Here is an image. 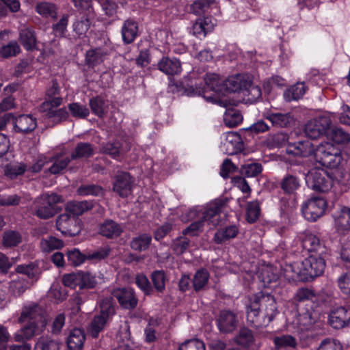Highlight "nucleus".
I'll list each match as a JSON object with an SVG mask.
<instances>
[{"instance_id":"13d9d810","label":"nucleus","mask_w":350,"mask_h":350,"mask_svg":"<svg viewBox=\"0 0 350 350\" xmlns=\"http://www.w3.org/2000/svg\"><path fill=\"white\" fill-rule=\"evenodd\" d=\"M262 167L261 164L252 163L242 165L240 172L246 177H255L261 173Z\"/></svg>"},{"instance_id":"9b49d317","label":"nucleus","mask_w":350,"mask_h":350,"mask_svg":"<svg viewBox=\"0 0 350 350\" xmlns=\"http://www.w3.org/2000/svg\"><path fill=\"white\" fill-rule=\"evenodd\" d=\"M27 319H29L31 323L40 325L41 327H46V325L45 312L37 304H31L23 308L18 321L23 323Z\"/></svg>"},{"instance_id":"2eb2a0df","label":"nucleus","mask_w":350,"mask_h":350,"mask_svg":"<svg viewBox=\"0 0 350 350\" xmlns=\"http://www.w3.org/2000/svg\"><path fill=\"white\" fill-rule=\"evenodd\" d=\"M239 320L235 313L230 310H222L217 317L219 329L224 333H230L237 327Z\"/></svg>"},{"instance_id":"6e6552de","label":"nucleus","mask_w":350,"mask_h":350,"mask_svg":"<svg viewBox=\"0 0 350 350\" xmlns=\"http://www.w3.org/2000/svg\"><path fill=\"white\" fill-rule=\"evenodd\" d=\"M326 207V201L323 198L314 197L304 203L301 211L307 220L315 221L324 214Z\"/></svg>"},{"instance_id":"473e14b6","label":"nucleus","mask_w":350,"mask_h":350,"mask_svg":"<svg viewBox=\"0 0 350 350\" xmlns=\"http://www.w3.org/2000/svg\"><path fill=\"white\" fill-rule=\"evenodd\" d=\"M151 242V235L148 233H142L132 238L130 241V247L133 250L140 252L147 250Z\"/></svg>"},{"instance_id":"f8f14e48","label":"nucleus","mask_w":350,"mask_h":350,"mask_svg":"<svg viewBox=\"0 0 350 350\" xmlns=\"http://www.w3.org/2000/svg\"><path fill=\"white\" fill-rule=\"evenodd\" d=\"M111 295L117 299L120 306L125 310H132L137 306L138 299L134 290L131 288L113 289Z\"/></svg>"},{"instance_id":"4d7b16f0","label":"nucleus","mask_w":350,"mask_h":350,"mask_svg":"<svg viewBox=\"0 0 350 350\" xmlns=\"http://www.w3.org/2000/svg\"><path fill=\"white\" fill-rule=\"evenodd\" d=\"M330 139L336 144H347L350 142V135L340 128H333L328 133Z\"/></svg>"},{"instance_id":"c756f323","label":"nucleus","mask_w":350,"mask_h":350,"mask_svg":"<svg viewBox=\"0 0 350 350\" xmlns=\"http://www.w3.org/2000/svg\"><path fill=\"white\" fill-rule=\"evenodd\" d=\"M225 136L224 146H226V150L228 152V154H232L242 149V139L238 133L228 132L225 134Z\"/></svg>"},{"instance_id":"412c9836","label":"nucleus","mask_w":350,"mask_h":350,"mask_svg":"<svg viewBox=\"0 0 350 350\" xmlns=\"http://www.w3.org/2000/svg\"><path fill=\"white\" fill-rule=\"evenodd\" d=\"M44 328L45 327H41L40 325L29 322L14 335L15 340L18 342L29 340L36 335L41 334Z\"/></svg>"},{"instance_id":"0eeeda50","label":"nucleus","mask_w":350,"mask_h":350,"mask_svg":"<svg viewBox=\"0 0 350 350\" xmlns=\"http://www.w3.org/2000/svg\"><path fill=\"white\" fill-rule=\"evenodd\" d=\"M327 255H319L318 256L311 255L306 258L303 262V275L304 278L313 279L321 275L325 269V261Z\"/></svg>"},{"instance_id":"39448f33","label":"nucleus","mask_w":350,"mask_h":350,"mask_svg":"<svg viewBox=\"0 0 350 350\" xmlns=\"http://www.w3.org/2000/svg\"><path fill=\"white\" fill-rule=\"evenodd\" d=\"M306 182L309 188L317 192H327L332 187L333 180L322 169H312L306 176Z\"/></svg>"},{"instance_id":"ddd939ff","label":"nucleus","mask_w":350,"mask_h":350,"mask_svg":"<svg viewBox=\"0 0 350 350\" xmlns=\"http://www.w3.org/2000/svg\"><path fill=\"white\" fill-rule=\"evenodd\" d=\"M133 183L129 173L118 172L114 177L113 190L122 198L127 197L131 193Z\"/></svg>"},{"instance_id":"a18cd8bd","label":"nucleus","mask_w":350,"mask_h":350,"mask_svg":"<svg viewBox=\"0 0 350 350\" xmlns=\"http://www.w3.org/2000/svg\"><path fill=\"white\" fill-rule=\"evenodd\" d=\"M306 91V87L304 83H297L291 86L284 94L286 100L290 102L291 100H297L301 98Z\"/></svg>"},{"instance_id":"37998d69","label":"nucleus","mask_w":350,"mask_h":350,"mask_svg":"<svg viewBox=\"0 0 350 350\" xmlns=\"http://www.w3.org/2000/svg\"><path fill=\"white\" fill-rule=\"evenodd\" d=\"M150 278L157 292L163 293L165 290V283L167 281L165 271L163 270L154 271L151 273Z\"/></svg>"},{"instance_id":"e433bc0d","label":"nucleus","mask_w":350,"mask_h":350,"mask_svg":"<svg viewBox=\"0 0 350 350\" xmlns=\"http://www.w3.org/2000/svg\"><path fill=\"white\" fill-rule=\"evenodd\" d=\"M62 342L49 336L40 337L36 344V350H60Z\"/></svg>"},{"instance_id":"6ab92c4d","label":"nucleus","mask_w":350,"mask_h":350,"mask_svg":"<svg viewBox=\"0 0 350 350\" xmlns=\"http://www.w3.org/2000/svg\"><path fill=\"white\" fill-rule=\"evenodd\" d=\"M302 247L309 252H316L319 255H327L328 249L321 242L317 236L308 234L302 239Z\"/></svg>"},{"instance_id":"c85d7f7f","label":"nucleus","mask_w":350,"mask_h":350,"mask_svg":"<svg viewBox=\"0 0 350 350\" xmlns=\"http://www.w3.org/2000/svg\"><path fill=\"white\" fill-rule=\"evenodd\" d=\"M85 340L84 331L80 328L72 329L68 335L66 342L70 350H81Z\"/></svg>"},{"instance_id":"49530a36","label":"nucleus","mask_w":350,"mask_h":350,"mask_svg":"<svg viewBox=\"0 0 350 350\" xmlns=\"http://www.w3.org/2000/svg\"><path fill=\"white\" fill-rule=\"evenodd\" d=\"M40 249L42 252L48 253L54 250L61 249L64 247V242L55 237H49L47 239H43L40 241Z\"/></svg>"},{"instance_id":"4be33fe9","label":"nucleus","mask_w":350,"mask_h":350,"mask_svg":"<svg viewBox=\"0 0 350 350\" xmlns=\"http://www.w3.org/2000/svg\"><path fill=\"white\" fill-rule=\"evenodd\" d=\"M301 186L299 178L293 174H286L280 182V187L284 195H295Z\"/></svg>"},{"instance_id":"79ce46f5","label":"nucleus","mask_w":350,"mask_h":350,"mask_svg":"<svg viewBox=\"0 0 350 350\" xmlns=\"http://www.w3.org/2000/svg\"><path fill=\"white\" fill-rule=\"evenodd\" d=\"M36 12L44 18L55 19L57 16V8L53 3L49 2H40L36 6Z\"/></svg>"},{"instance_id":"3c124183","label":"nucleus","mask_w":350,"mask_h":350,"mask_svg":"<svg viewBox=\"0 0 350 350\" xmlns=\"http://www.w3.org/2000/svg\"><path fill=\"white\" fill-rule=\"evenodd\" d=\"M77 193L79 196H102L103 194V189L102 187L94 184H83L80 185Z\"/></svg>"},{"instance_id":"f257e3e1","label":"nucleus","mask_w":350,"mask_h":350,"mask_svg":"<svg viewBox=\"0 0 350 350\" xmlns=\"http://www.w3.org/2000/svg\"><path fill=\"white\" fill-rule=\"evenodd\" d=\"M246 314L251 326L257 329L267 327L277 314L275 298L262 293L254 295L246 306Z\"/></svg>"},{"instance_id":"e2e57ef3","label":"nucleus","mask_w":350,"mask_h":350,"mask_svg":"<svg viewBox=\"0 0 350 350\" xmlns=\"http://www.w3.org/2000/svg\"><path fill=\"white\" fill-rule=\"evenodd\" d=\"M21 49L16 42H11L0 49V55L3 58L16 56Z\"/></svg>"},{"instance_id":"dca6fc26","label":"nucleus","mask_w":350,"mask_h":350,"mask_svg":"<svg viewBox=\"0 0 350 350\" xmlns=\"http://www.w3.org/2000/svg\"><path fill=\"white\" fill-rule=\"evenodd\" d=\"M286 152L288 154L300 157H308L311 154H314L315 148L313 144L308 140L299 141L295 143H289L286 147Z\"/></svg>"},{"instance_id":"20e7f679","label":"nucleus","mask_w":350,"mask_h":350,"mask_svg":"<svg viewBox=\"0 0 350 350\" xmlns=\"http://www.w3.org/2000/svg\"><path fill=\"white\" fill-rule=\"evenodd\" d=\"M314 158L316 162L330 169H338L342 161L340 150L329 142L321 144L317 146Z\"/></svg>"},{"instance_id":"69168bd1","label":"nucleus","mask_w":350,"mask_h":350,"mask_svg":"<svg viewBox=\"0 0 350 350\" xmlns=\"http://www.w3.org/2000/svg\"><path fill=\"white\" fill-rule=\"evenodd\" d=\"M137 286L146 295H150L153 293V288L148 278L143 274L137 275L135 278Z\"/></svg>"},{"instance_id":"cd10ccee","label":"nucleus","mask_w":350,"mask_h":350,"mask_svg":"<svg viewBox=\"0 0 350 350\" xmlns=\"http://www.w3.org/2000/svg\"><path fill=\"white\" fill-rule=\"evenodd\" d=\"M122 37L124 44L132 43L138 33V25L136 21L129 18L126 20L122 27Z\"/></svg>"},{"instance_id":"bf43d9fd","label":"nucleus","mask_w":350,"mask_h":350,"mask_svg":"<svg viewBox=\"0 0 350 350\" xmlns=\"http://www.w3.org/2000/svg\"><path fill=\"white\" fill-rule=\"evenodd\" d=\"M66 256L70 264L75 267L81 265L86 260V254H81L79 250L76 248L68 250Z\"/></svg>"},{"instance_id":"f704fd0d","label":"nucleus","mask_w":350,"mask_h":350,"mask_svg":"<svg viewBox=\"0 0 350 350\" xmlns=\"http://www.w3.org/2000/svg\"><path fill=\"white\" fill-rule=\"evenodd\" d=\"M100 313L108 320L111 319L116 314V304L113 297L109 296L103 298L99 303Z\"/></svg>"},{"instance_id":"b1692460","label":"nucleus","mask_w":350,"mask_h":350,"mask_svg":"<svg viewBox=\"0 0 350 350\" xmlns=\"http://www.w3.org/2000/svg\"><path fill=\"white\" fill-rule=\"evenodd\" d=\"M129 149V146L124 147L120 142L115 141L103 144L100 152L111 156L113 159H118L122 157Z\"/></svg>"},{"instance_id":"774afa93","label":"nucleus","mask_w":350,"mask_h":350,"mask_svg":"<svg viewBox=\"0 0 350 350\" xmlns=\"http://www.w3.org/2000/svg\"><path fill=\"white\" fill-rule=\"evenodd\" d=\"M178 350H205V345L202 340L192 339L183 342Z\"/></svg>"},{"instance_id":"ea45409f","label":"nucleus","mask_w":350,"mask_h":350,"mask_svg":"<svg viewBox=\"0 0 350 350\" xmlns=\"http://www.w3.org/2000/svg\"><path fill=\"white\" fill-rule=\"evenodd\" d=\"M62 153L56 154L51 159L50 161H53L52 165L49 168V172L53 174H57L61 173L65 170L70 162L72 161L70 157H66L64 159H60Z\"/></svg>"},{"instance_id":"864d4df0","label":"nucleus","mask_w":350,"mask_h":350,"mask_svg":"<svg viewBox=\"0 0 350 350\" xmlns=\"http://www.w3.org/2000/svg\"><path fill=\"white\" fill-rule=\"evenodd\" d=\"M27 281L22 278L15 279L10 283L9 291L15 297L21 295L27 288Z\"/></svg>"},{"instance_id":"680f3d73","label":"nucleus","mask_w":350,"mask_h":350,"mask_svg":"<svg viewBox=\"0 0 350 350\" xmlns=\"http://www.w3.org/2000/svg\"><path fill=\"white\" fill-rule=\"evenodd\" d=\"M72 116L77 118H85L88 116L90 111L86 106L73 103L68 105Z\"/></svg>"},{"instance_id":"423d86ee","label":"nucleus","mask_w":350,"mask_h":350,"mask_svg":"<svg viewBox=\"0 0 350 350\" xmlns=\"http://www.w3.org/2000/svg\"><path fill=\"white\" fill-rule=\"evenodd\" d=\"M205 86L204 88L196 87L195 89L191 87L189 90L191 95L202 96L208 100L216 102L215 94L221 93V82L219 76L214 73L206 75L204 77Z\"/></svg>"},{"instance_id":"bb28decb","label":"nucleus","mask_w":350,"mask_h":350,"mask_svg":"<svg viewBox=\"0 0 350 350\" xmlns=\"http://www.w3.org/2000/svg\"><path fill=\"white\" fill-rule=\"evenodd\" d=\"M242 93L246 100L251 103L256 102L262 95L260 87L254 85L248 76L243 83Z\"/></svg>"},{"instance_id":"c9c22d12","label":"nucleus","mask_w":350,"mask_h":350,"mask_svg":"<svg viewBox=\"0 0 350 350\" xmlns=\"http://www.w3.org/2000/svg\"><path fill=\"white\" fill-rule=\"evenodd\" d=\"M19 38L21 43L27 50H32L36 45L35 31L29 27H25L20 31Z\"/></svg>"},{"instance_id":"8fccbe9b","label":"nucleus","mask_w":350,"mask_h":350,"mask_svg":"<svg viewBox=\"0 0 350 350\" xmlns=\"http://www.w3.org/2000/svg\"><path fill=\"white\" fill-rule=\"evenodd\" d=\"M209 273L205 269L198 270L196 272L192 282L194 290L197 292L202 290L207 284Z\"/></svg>"},{"instance_id":"c03bdc74","label":"nucleus","mask_w":350,"mask_h":350,"mask_svg":"<svg viewBox=\"0 0 350 350\" xmlns=\"http://www.w3.org/2000/svg\"><path fill=\"white\" fill-rule=\"evenodd\" d=\"M89 105L93 113L98 117H103L107 113L108 105L100 96H96L90 100Z\"/></svg>"},{"instance_id":"9d476101","label":"nucleus","mask_w":350,"mask_h":350,"mask_svg":"<svg viewBox=\"0 0 350 350\" xmlns=\"http://www.w3.org/2000/svg\"><path fill=\"white\" fill-rule=\"evenodd\" d=\"M79 222L80 220L78 217L65 211L57 217L56 226L57 229L63 234L74 237L79 234L81 231Z\"/></svg>"},{"instance_id":"5701e85b","label":"nucleus","mask_w":350,"mask_h":350,"mask_svg":"<svg viewBox=\"0 0 350 350\" xmlns=\"http://www.w3.org/2000/svg\"><path fill=\"white\" fill-rule=\"evenodd\" d=\"M247 76L236 75L232 76L221 82V94L236 92L242 91L243 83Z\"/></svg>"},{"instance_id":"de8ad7c7","label":"nucleus","mask_w":350,"mask_h":350,"mask_svg":"<svg viewBox=\"0 0 350 350\" xmlns=\"http://www.w3.org/2000/svg\"><path fill=\"white\" fill-rule=\"evenodd\" d=\"M235 342L243 347H250L254 342V338L252 332L246 328L243 327L239 330L237 336L235 337Z\"/></svg>"},{"instance_id":"a19ab883","label":"nucleus","mask_w":350,"mask_h":350,"mask_svg":"<svg viewBox=\"0 0 350 350\" xmlns=\"http://www.w3.org/2000/svg\"><path fill=\"white\" fill-rule=\"evenodd\" d=\"M336 224L344 229L350 228V208L340 206L334 214Z\"/></svg>"},{"instance_id":"7ed1b4c3","label":"nucleus","mask_w":350,"mask_h":350,"mask_svg":"<svg viewBox=\"0 0 350 350\" xmlns=\"http://www.w3.org/2000/svg\"><path fill=\"white\" fill-rule=\"evenodd\" d=\"M64 202L62 195L54 192L43 193L33 202L32 213L41 219H49L60 212L57 204Z\"/></svg>"},{"instance_id":"09e8293b","label":"nucleus","mask_w":350,"mask_h":350,"mask_svg":"<svg viewBox=\"0 0 350 350\" xmlns=\"http://www.w3.org/2000/svg\"><path fill=\"white\" fill-rule=\"evenodd\" d=\"M22 242V236L15 230L5 231L3 235V245L5 247H16Z\"/></svg>"},{"instance_id":"72a5a7b5","label":"nucleus","mask_w":350,"mask_h":350,"mask_svg":"<svg viewBox=\"0 0 350 350\" xmlns=\"http://www.w3.org/2000/svg\"><path fill=\"white\" fill-rule=\"evenodd\" d=\"M122 232V227L113 220L105 221L100 227V234L107 238H117Z\"/></svg>"},{"instance_id":"5fc2aeb1","label":"nucleus","mask_w":350,"mask_h":350,"mask_svg":"<svg viewBox=\"0 0 350 350\" xmlns=\"http://www.w3.org/2000/svg\"><path fill=\"white\" fill-rule=\"evenodd\" d=\"M260 213V203L258 200L247 203L246 207V219L248 222H255L258 219Z\"/></svg>"},{"instance_id":"a878e982","label":"nucleus","mask_w":350,"mask_h":350,"mask_svg":"<svg viewBox=\"0 0 350 350\" xmlns=\"http://www.w3.org/2000/svg\"><path fill=\"white\" fill-rule=\"evenodd\" d=\"M265 117L271 122L273 126L282 128L291 126L295 122L291 113H269Z\"/></svg>"},{"instance_id":"2f4dec72","label":"nucleus","mask_w":350,"mask_h":350,"mask_svg":"<svg viewBox=\"0 0 350 350\" xmlns=\"http://www.w3.org/2000/svg\"><path fill=\"white\" fill-rule=\"evenodd\" d=\"M318 319V314L314 310H306L299 313L297 316V325L301 330L310 329Z\"/></svg>"},{"instance_id":"603ef678","label":"nucleus","mask_w":350,"mask_h":350,"mask_svg":"<svg viewBox=\"0 0 350 350\" xmlns=\"http://www.w3.org/2000/svg\"><path fill=\"white\" fill-rule=\"evenodd\" d=\"M18 273L26 275L29 278L37 280L40 273L38 265L34 262L27 265H19L16 267Z\"/></svg>"},{"instance_id":"a211bd4d","label":"nucleus","mask_w":350,"mask_h":350,"mask_svg":"<svg viewBox=\"0 0 350 350\" xmlns=\"http://www.w3.org/2000/svg\"><path fill=\"white\" fill-rule=\"evenodd\" d=\"M14 130L23 134L33 131L36 126V120L30 115H21L12 119Z\"/></svg>"},{"instance_id":"f3484780","label":"nucleus","mask_w":350,"mask_h":350,"mask_svg":"<svg viewBox=\"0 0 350 350\" xmlns=\"http://www.w3.org/2000/svg\"><path fill=\"white\" fill-rule=\"evenodd\" d=\"M107 47H96L86 51L85 63L88 67L94 68L100 64L110 53Z\"/></svg>"},{"instance_id":"0e129e2a","label":"nucleus","mask_w":350,"mask_h":350,"mask_svg":"<svg viewBox=\"0 0 350 350\" xmlns=\"http://www.w3.org/2000/svg\"><path fill=\"white\" fill-rule=\"evenodd\" d=\"M189 245V239L184 237H180L173 241L172 248L176 254L181 255L187 250Z\"/></svg>"},{"instance_id":"4468645a","label":"nucleus","mask_w":350,"mask_h":350,"mask_svg":"<svg viewBox=\"0 0 350 350\" xmlns=\"http://www.w3.org/2000/svg\"><path fill=\"white\" fill-rule=\"evenodd\" d=\"M329 325L334 329H342L350 324V308L340 306L333 309L328 317Z\"/></svg>"},{"instance_id":"7c9ffc66","label":"nucleus","mask_w":350,"mask_h":350,"mask_svg":"<svg viewBox=\"0 0 350 350\" xmlns=\"http://www.w3.org/2000/svg\"><path fill=\"white\" fill-rule=\"evenodd\" d=\"M92 207L93 204L90 201H70L66 203L65 211L78 217L79 215L92 209Z\"/></svg>"},{"instance_id":"6e6d98bb","label":"nucleus","mask_w":350,"mask_h":350,"mask_svg":"<svg viewBox=\"0 0 350 350\" xmlns=\"http://www.w3.org/2000/svg\"><path fill=\"white\" fill-rule=\"evenodd\" d=\"M288 140V135L284 132L270 135L267 138V144L269 147H279L284 145Z\"/></svg>"},{"instance_id":"aec40b11","label":"nucleus","mask_w":350,"mask_h":350,"mask_svg":"<svg viewBox=\"0 0 350 350\" xmlns=\"http://www.w3.org/2000/svg\"><path fill=\"white\" fill-rule=\"evenodd\" d=\"M157 68L167 75H178L182 70L180 62L178 59L165 56L159 61Z\"/></svg>"},{"instance_id":"052dcab7","label":"nucleus","mask_w":350,"mask_h":350,"mask_svg":"<svg viewBox=\"0 0 350 350\" xmlns=\"http://www.w3.org/2000/svg\"><path fill=\"white\" fill-rule=\"evenodd\" d=\"M90 27V21L87 17L77 20L73 24V30L80 38L85 35Z\"/></svg>"},{"instance_id":"f03ea898","label":"nucleus","mask_w":350,"mask_h":350,"mask_svg":"<svg viewBox=\"0 0 350 350\" xmlns=\"http://www.w3.org/2000/svg\"><path fill=\"white\" fill-rule=\"evenodd\" d=\"M228 200L226 198L215 200L211 203L208 208L199 215V213L192 209L188 213V217L190 219L199 217L197 221L192 222L183 231V234H189L191 236L198 235L199 231L202 230L204 225L206 223L210 228L215 227L219 224V213L228 204Z\"/></svg>"},{"instance_id":"338daca9","label":"nucleus","mask_w":350,"mask_h":350,"mask_svg":"<svg viewBox=\"0 0 350 350\" xmlns=\"http://www.w3.org/2000/svg\"><path fill=\"white\" fill-rule=\"evenodd\" d=\"M243 120L241 114L235 111H229L224 115L225 124L230 126L234 127L241 123Z\"/></svg>"},{"instance_id":"4c0bfd02","label":"nucleus","mask_w":350,"mask_h":350,"mask_svg":"<svg viewBox=\"0 0 350 350\" xmlns=\"http://www.w3.org/2000/svg\"><path fill=\"white\" fill-rule=\"evenodd\" d=\"M108 321L107 319H105L102 315H95L91 321L88 329L90 336L94 338H98L99 333L104 330Z\"/></svg>"},{"instance_id":"58836bf2","label":"nucleus","mask_w":350,"mask_h":350,"mask_svg":"<svg viewBox=\"0 0 350 350\" xmlns=\"http://www.w3.org/2000/svg\"><path fill=\"white\" fill-rule=\"evenodd\" d=\"M238 234V228L235 226H230L217 230L213 237L217 244H222L230 239L234 238Z\"/></svg>"},{"instance_id":"393cba45","label":"nucleus","mask_w":350,"mask_h":350,"mask_svg":"<svg viewBox=\"0 0 350 350\" xmlns=\"http://www.w3.org/2000/svg\"><path fill=\"white\" fill-rule=\"evenodd\" d=\"M94 154L93 146L88 142L78 143L72 151L70 158L72 161L85 160Z\"/></svg>"},{"instance_id":"1a4fd4ad","label":"nucleus","mask_w":350,"mask_h":350,"mask_svg":"<svg viewBox=\"0 0 350 350\" xmlns=\"http://www.w3.org/2000/svg\"><path fill=\"white\" fill-rule=\"evenodd\" d=\"M331 124L332 120L329 116H319L307 122L304 128V133L308 137L315 139L326 134Z\"/></svg>"}]
</instances>
